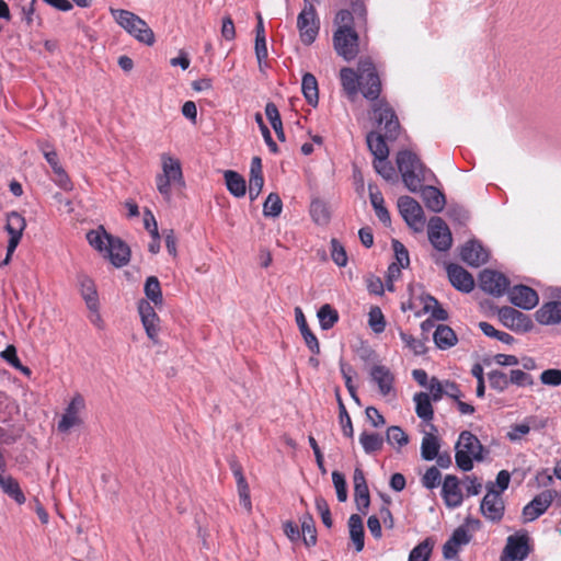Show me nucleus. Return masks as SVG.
I'll use <instances>...</instances> for the list:
<instances>
[{
    "label": "nucleus",
    "instance_id": "obj_1",
    "mask_svg": "<svg viewBox=\"0 0 561 561\" xmlns=\"http://www.w3.org/2000/svg\"><path fill=\"white\" fill-rule=\"evenodd\" d=\"M342 89L348 100L354 101L360 91L363 96L374 103L380 101L381 80L370 58H360L357 70L344 67L340 70Z\"/></svg>",
    "mask_w": 561,
    "mask_h": 561
},
{
    "label": "nucleus",
    "instance_id": "obj_2",
    "mask_svg": "<svg viewBox=\"0 0 561 561\" xmlns=\"http://www.w3.org/2000/svg\"><path fill=\"white\" fill-rule=\"evenodd\" d=\"M371 110L378 125H383V135L370 131L367 135V145L375 159H388L389 148L386 139L396 140L400 134L399 119L386 100L373 103Z\"/></svg>",
    "mask_w": 561,
    "mask_h": 561
},
{
    "label": "nucleus",
    "instance_id": "obj_3",
    "mask_svg": "<svg viewBox=\"0 0 561 561\" xmlns=\"http://www.w3.org/2000/svg\"><path fill=\"white\" fill-rule=\"evenodd\" d=\"M161 172L154 178L157 191L164 201L170 202L172 190H182L185 187V180L180 159L169 152L160 154Z\"/></svg>",
    "mask_w": 561,
    "mask_h": 561
},
{
    "label": "nucleus",
    "instance_id": "obj_4",
    "mask_svg": "<svg viewBox=\"0 0 561 561\" xmlns=\"http://www.w3.org/2000/svg\"><path fill=\"white\" fill-rule=\"evenodd\" d=\"M398 169L408 190L417 193L425 181V167L419 157L410 150L399 151L397 154Z\"/></svg>",
    "mask_w": 561,
    "mask_h": 561
},
{
    "label": "nucleus",
    "instance_id": "obj_5",
    "mask_svg": "<svg viewBox=\"0 0 561 561\" xmlns=\"http://www.w3.org/2000/svg\"><path fill=\"white\" fill-rule=\"evenodd\" d=\"M110 11L117 24L137 41L147 45L154 43V34L145 20L127 10L111 8Z\"/></svg>",
    "mask_w": 561,
    "mask_h": 561
},
{
    "label": "nucleus",
    "instance_id": "obj_6",
    "mask_svg": "<svg viewBox=\"0 0 561 561\" xmlns=\"http://www.w3.org/2000/svg\"><path fill=\"white\" fill-rule=\"evenodd\" d=\"M332 39L335 53L345 61H352L358 56L359 35L355 28L335 30Z\"/></svg>",
    "mask_w": 561,
    "mask_h": 561
},
{
    "label": "nucleus",
    "instance_id": "obj_7",
    "mask_svg": "<svg viewBox=\"0 0 561 561\" xmlns=\"http://www.w3.org/2000/svg\"><path fill=\"white\" fill-rule=\"evenodd\" d=\"M297 27L300 39L305 45H311L316 41L320 30V21L314 5L308 0H305L304 9L298 14Z\"/></svg>",
    "mask_w": 561,
    "mask_h": 561
},
{
    "label": "nucleus",
    "instance_id": "obj_8",
    "mask_svg": "<svg viewBox=\"0 0 561 561\" xmlns=\"http://www.w3.org/2000/svg\"><path fill=\"white\" fill-rule=\"evenodd\" d=\"M399 211L407 225L416 232L423 230L425 225L424 211L421 205L410 196H401L398 199Z\"/></svg>",
    "mask_w": 561,
    "mask_h": 561
},
{
    "label": "nucleus",
    "instance_id": "obj_9",
    "mask_svg": "<svg viewBox=\"0 0 561 561\" xmlns=\"http://www.w3.org/2000/svg\"><path fill=\"white\" fill-rule=\"evenodd\" d=\"M497 317L505 328L516 333H526L534 327L533 320L529 316L513 307L504 306L500 308L497 310Z\"/></svg>",
    "mask_w": 561,
    "mask_h": 561
},
{
    "label": "nucleus",
    "instance_id": "obj_10",
    "mask_svg": "<svg viewBox=\"0 0 561 561\" xmlns=\"http://www.w3.org/2000/svg\"><path fill=\"white\" fill-rule=\"evenodd\" d=\"M504 512L505 503L502 494L495 491L493 486L489 488L481 501L480 513L485 519L492 523H499L502 520Z\"/></svg>",
    "mask_w": 561,
    "mask_h": 561
},
{
    "label": "nucleus",
    "instance_id": "obj_11",
    "mask_svg": "<svg viewBox=\"0 0 561 561\" xmlns=\"http://www.w3.org/2000/svg\"><path fill=\"white\" fill-rule=\"evenodd\" d=\"M428 239L438 251H447L453 244L451 232L440 217H432L428 222Z\"/></svg>",
    "mask_w": 561,
    "mask_h": 561
},
{
    "label": "nucleus",
    "instance_id": "obj_12",
    "mask_svg": "<svg viewBox=\"0 0 561 561\" xmlns=\"http://www.w3.org/2000/svg\"><path fill=\"white\" fill-rule=\"evenodd\" d=\"M85 409V400L82 394L76 393L65 410L58 422L57 428L61 433H67L73 426L82 424L81 412Z\"/></svg>",
    "mask_w": 561,
    "mask_h": 561
},
{
    "label": "nucleus",
    "instance_id": "obj_13",
    "mask_svg": "<svg viewBox=\"0 0 561 561\" xmlns=\"http://www.w3.org/2000/svg\"><path fill=\"white\" fill-rule=\"evenodd\" d=\"M508 278L497 271L484 270L480 274L481 289L493 296H503L506 291H508Z\"/></svg>",
    "mask_w": 561,
    "mask_h": 561
},
{
    "label": "nucleus",
    "instance_id": "obj_14",
    "mask_svg": "<svg viewBox=\"0 0 561 561\" xmlns=\"http://www.w3.org/2000/svg\"><path fill=\"white\" fill-rule=\"evenodd\" d=\"M528 553L529 547L527 534L512 535L507 538L501 561H522L527 558Z\"/></svg>",
    "mask_w": 561,
    "mask_h": 561
},
{
    "label": "nucleus",
    "instance_id": "obj_15",
    "mask_svg": "<svg viewBox=\"0 0 561 561\" xmlns=\"http://www.w3.org/2000/svg\"><path fill=\"white\" fill-rule=\"evenodd\" d=\"M556 492L552 490H546L536 495L524 508L523 518L524 522H533L541 516L553 502Z\"/></svg>",
    "mask_w": 561,
    "mask_h": 561
},
{
    "label": "nucleus",
    "instance_id": "obj_16",
    "mask_svg": "<svg viewBox=\"0 0 561 561\" xmlns=\"http://www.w3.org/2000/svg\"><path fill=\"white\" fill-rule=\"evenodd\" d=\"M138 311L140 314V319L142 322V325L145 328V331L148 335V337L154 343H158V336L160 332V319L158 314L156 313L153 307L150 305L149 301L140 300L138 304Z\"/></svg>",
    "mask_w": 561,
    "mask_h": 561
},
{
    "label": "nucleus",
    "instance_id": "obj_17",
    "mask_svg": "<svg viewBox=\"0 0 561 561\" xmlns=\"http://www.w3.org/2000/svg\"><path fill=\"white\" fill-rule=\"evenodd\" d=\"M510 301L522 309L530 310L538 305L539 297L536 290L526 285H517L508 291Z\"/></svg>",
    "mask_w": 561,
    "mask_h": 561
},
{
    "label": "nucleus",
    "instance_id": "obj_18",
    "mask_svg": "<svg viewBox=\"0 0 561 561\" xmlns=\"http://www.w3.org/2000/svg\"><path fill=\"white\" fill-rule=\"evenodd\" d=\"M461 260L470 266L479 267L488 262L489 253L477 240H469L460 250Z\"/></svg>",
    "mask_w": 561,
    "mask_h": 561
},
{
    "label": "nucleus",
    "instance_id": "obj_19",
    "mask_svg": "<svg viewBox=\"0 0 561 561\" xmlns=\"http://www.w3.org/2000/svg\"><path fill=\"white\" fill-rule=\"evenodd\" d=\"M442 497L448 507L455 508L461 505L463 496L459 479L447 474L442 485Z\"/></svg>",
    "mask_w": 561,
    "mask_h": 561
},
{
    "label": "nucleus",
    "instance_id": "obj_20",
    "mask_svg": "<svg viewBox=\"0 0 561 561\" xmlns=\"http://www.w3.org/2000/svg\"><path fill=\"white\" fill-rule=\"evenodd\" d=\"M111 263L116 267H123L128 264L130 259L129 247L119 238H108V244L105 250Z\"/></svg>",
    "mask_w": 561,
    "mask_h": 561
},
{
    "label": "nucleus",
    "instance_id": "obj_21",
    "mask_svg": "<svg viewBox=\"0 0 561 561\" xmlns=\"http://www.w3.org/2000/svg\"><path fill=\"white\" fill-rule=\"evenodd\" d=\"M446 270L448 278L456 289L463 293H470L473 289L474 279L462 266L450 263L447 265Z\"/></svg>",
    "mask_w": 561,
    "mask_h": 561
},
{
    "label": "nucleus",
    "instance_id": "obj_22",
    "mask_svg": "<svg viewBox=\"0 0 561 561\" xmlns=\"http://www.w3.org/2000/svg\"><path fill=\"white\" fill-rule=\"evenodd\" d=\"M370 377L377 383L379 392L387 397L393 391L394 376L385 365H375L370 369Z\"/></svg>",
    "mask_w": 561,
    "mask_h": 561
},
{
    "label": "nucleus",
    "instance_id": "obj_23",
    "mask_svg": "<svg viewBox=\"0 0 561 561\" xmlns=\"http://www.w3.org/2000/svg\"><path fill=\"white\" fill-rule=\"evenodd\" d=\"M25 228L26 220L20 213L11 211L8 214L5 230L10 236L8 242H11V249L19 245Z\"/></svg>",
    "mask_w": 561,
    "mask_h": 561
},
{
    "label": "nucleus",
    "instance_id": "obj_24",
    "mask_svg": "<svg viewBox=\"0 0 561 561\" xmlns=\"http://www.w3.org/2000/svg\"><path fill=\"white\" fill-rule=\"evenodd\" d=\"M536 320L543 325L561 323V301L545 302L535 313Z\"/></svg>",
    "mask_w": 561,
    "mask_h": 561
},
{
    "label": "nucleus",
    "instance_id": "obj_25",
    "mask_svg": "<svg viewBox=\"0 0 561 561\" xmlns=\"http://www.w3.org/2000/svg\"><path fill=\"white\" fill-rule=\"evenodd\" d=\"M456 447L460 448L465 453L471 454L478 461L483 459V445L480 443L478 437L469 431L460 433Z\"/></svg>",
    "mask_w": 561,
    "mask_h": 561
},
{
    "label": "nucleus",
    "instance_id": "obj_26",
    "mask_svg": "<svg viewBox=\"0 0 561 561\" xmlns=\"http://www.w3.org/2000/svg\"><path fill=\"white\" fill-rule=\"evenodd\" d=\"M263 185L262 162L259 157H254L251 161L249 179V196L251 201H254L260 195Z\"/></svg>",
    "mask_w": 561,
    "mask_h": 561
},
{
    "label": "nucleus",
    "instance_id": "obj_27",
    "mask_svg": "<svg viewBox=\"0 0 561 561\" xmlns=\"http://www.w3.org/2000/svg\"><path fill=\"white\" fill-rule=\"evenodd\" d=\"M433 432L425 433L421 443V457L424 460H434L439 453L440 443L438 436L435 434L437 428L435 425H431Z\"/></svg>",
    "mask_w": 561,
    "mask_h": 561
},
{
    "label": "nucleus",
    "instance_id": "obj_28",
    "mask_svg": "<svg viewBox=\"0 0 561 561\" xmlns=\"http://www.w3.org/2000/svg\"><path fill=\"white\" fill-rule=\"evenodd\" d=\"M369 199L378 219L386 226L391 222L390 214L385 206V199L375 184H368Z\"/></svg>",
    "mask_w": 561,
    "mask_h": 561
},
{
    "label": "nucleus",
    "instance_id": "obj_29",
    "mask_svg": "<svg viewBox=\"0 0 561 561\" xmlns=\"http://www.w3.org/2000/svg\"><path fill=\"white\" fill-rule=\"evenodd\" d=\"M421 192L422 198L425 206L434 213H439L444 209L446 199L445 195L435 186H423L419 191Z\"/></svg>",
    "mask_w": 561,
    "mask_h": 561
},
{
    "label": "nucleus",
    "instance_id": "obj_30",
    "mask_svg": "<svg viewBox=\"0 0 561 561\" xmlns=\"http://www.w3.org/2000/svg\"><path fill=\"white\" fill-rule=\"evenodd\" d=\"M79 285H80V293L82 298L84 299L87 307L91 311H98L99 310V295L95 287L94 282L85 276L81 275L79 277Z\"/></svg>",
    "mask_w": 561,
    "mask_h": 561
},
{
    "label": "nucleus",
    "instance_id": "obj_31",
    "mask_svg": "<svg viewBox=\"0 0 561 561\" xmlns=\"http://www.w3.org/2000/svg\"><path fill=\"white\" fill-rule=\"evenodd\" d=\"M296 322L299 327L300 333L307 344L308 348L313 355H318L320 353V344L317 336L309 329L307 320L300 308H296Z\"/></svg>",
    "mask_w": 561,
    "mask_h": 561
},
{
    "label": "nucleus",
    "instance_id": "obj_32",
    "mask_svg": "<svg viewBox=\"0 0 561 561\" xmlns=\"http://www.w3.org/2000/svg\"><path fill=\"white\" fill-rule=\"evenodd\" d=\"M420 302L423 304L421 311H416L415 316L422 313H431L435 320L445 321L448 319V312L439 305L438 300L431 295H421Z\"/></svg>",
    "mask_w": 561,
    "mask_h": 561
},
{
    "label": "nucleus",
    "instance_id": "obj_33",
    "mask_svg": "<svg viewBox=\"0 0 561 561\" xmlns=\"http://www.w3.org/2000/svg\"><path fill=\"white\" fill-rule=\"evenodd\" d=\"M434 342L439 350H448L458 342L455 331L446 324L437 325L433 334Z\"/></svg>",
    "mask_w": 561,
    "mask_h": 561
},
{
    "label": "nucleus",
    "instance_id": "obj_34",
    "mask_svg": "<svg viewBox=\"0 0 561 561\" xmlns=\"http://www.w3.org/2000/svg\"><path fill=\"white\" fill-rule=\"evenodd\" d=\"M301 91L307 101V103L311 106H317L319 102V88L317 78L307 72L302 76L301 80Z\"/></svg>",
    "mask_w": 561,
    "mask_h": 561
},
{
    "label": "nucleus",
    "instance_id": "obj_35",
    "mask_svg": "<svg viewBox=\"0 0 561 561\" xmlns=\"http://www.w3.org/2000/svg\"><path fill=\"white\" fill-rule=\"evenodd\" d=\"M348 528L350 537L355 545V549L357 552H360L365 546V533L362 517L357 514H352L348 518Z\"/></svg>",
    "mask_w": 561,
    "mask_h": 561
},
{
    "label": "nucleus",
    "instance_id": "obj_36",
    "mask_svg": "<svg viewBox=\"0 0 561 561\" xmlns=\"http://www.w3.org/2000/svg\"><path fill=\"white\" fill-rule=\"evenodd\" d=\"M0 486L3 492L12 497L18 504L25 503L26 499L19 482L11 476H3L0 473Z\"/></svg>",
    "mask_w": 561,
    "mask_h": 561
},
{
    "label": "nucleus",
    "instance_id": "obj_37",
    "mask_svg": "<svg viewBox=\"0 0 561 561\" xmlns=\"http://www.w3.org/2000/svg\"><path fill=\"white\" fill-rule=\"evenodd\" d=\"M228 191L236 197H243L247 192V184L243 176L238 172L228 170L224 174Z\"/></svg>",
    "mask_w": 561,
    "mask_h": 561
},
{
    "label": "nucleus",
    "instance_id": "obj_38",
    "mask_svg": "<svg viewBox=\"0 0 561 561\" xmlns=\"http://www.w3.org/2000/svg\"><path fill=\"white\" fill-rule=\"evenodd\" d=\"M434 545L432 537L425 538L411 550L408 561H430Z\"/></svg>",
    "mask_w": 561,
    "mask_h": 561
},
{
    "label": "nucleus",
    "instance_id": "obj_39",
    "mask_svg": "<svg viewBox=\"0 0 561 561\" xmlns=\"http://www.w3.org/2000/svg\"><path fill=\"white\" fill-rule=\"evenodd\" d=\"M414 402L416 404L415 412L417 416L424 421H431L434 416L431 398L426 392H419L414 396Z\"/></svg>",
    "mask_w": 561,
    "mask_h": 561
},
{
    "label": "nucleus",
    "instance_id": "obj_40",
    "mask_svg": "<svg viewBox=\"0 0 561 561\" xmlns=\"http://www.w3.org/2000/svg\"><path fill=\"white\" fill-rule=\"evenodd\" d=\"M108 238L112 239L113 236L108 234L102 226L87 233L89 244L100 252H105Z\"/></svg>",
    "mask_w": 561,
    "mask_h": 561
},
{
    "label": "nucleus",
    "instance_id": "obj_41",
    "mask_svg": "<svg viewBox=\"0 0 561 561\" xmlns=\"http://www.w3.org/2000/svg\"><path fill=\"white\" fill-rule=\"evenodd\" d=\"M265 115L270 121L273 129L275 130L277 138L282 141L285 140V134L283 129V123L279 111L273 102H268L265 106Z\"/></svg>",
    "mask_w": 561,
    "mask_h": 561
},
{
    "label": "nucleus",
    "instance_id": "obj_42",
    "mask_svg": "<svg viewBox=\"0 0 561 561\" xmlns=\"http://www.w3.org/2000/svg\"><path fill=\"white\" fill-rule=\"evenodd\" d=\"M359 443L362 444L366 454H373L381 450L383 446V438L378 433L363 432L359 435Z\"/></svg>",
    "mask_w": 561,
    "mask_h": 561
},
{
    "label": "nucleus",
    "instance_id": "obj_43",
    "mask_svg": "<svg viewBox=\"0 0 561 561\" xmlns=\"http://www.w3.org/2000/svg\"><path fill=\"white\" fill-rule=\"evenodd\" d=\"M300 520L305 545L307 547L314 546L317 543V529L312 516L307 513L301 517Z\"/></svg>",
    "mask_w": 561,
    "mask_h": 561
},
{
    "label": "nucleus",
    "instance_id": "obj_44",
    "mask_svg": "<svg viewBox=\"0 0 561 561\" xmlns=\"http://www.w3.org/2000/svg\"><path fill=\"white\" fill-rule=\"evenodd\" d=\"M145 294L156 306L163 301L160 282L156 276H149L145 283Z\"/></svg>",
    "mask_w": 561,
    "mask_h": 561
},
{
    "label": "nucleus",
    "instance_id": "obj_45",
    "mask_svg": "<svg viewBox=\"0 0 561 561\" xmlns=\"http://www.w3.org/2000/svg\"><path fill=\"white\" fill-rule=\"evenodd\" d=\"M318 318L321 328L323 330H329L339 321V313L334 308L325 304L319 309Z\"/></svg>",
    "mask_w": 561,
    "mask_h": 561
},
{
    "label": "nucleus",
    "instance_id": "obj_46",
    "mask_svg": "<svg viewBox=\"0 0 561 561\" xmlns=\"http://www.w3.org/2000/svg\"><path fill=\"white\" fill-rule=\"evenodd\" d=\"M283 209V203L277 193H270L264 205L263 214L265 217H278Z\"/></svg>",
    "mask_w": 561,
    "mask_h": 561
},
{
    "label": "nucleus",
    "instance_id": "obj_47",
    "mask_svg": "<svg viewBox=\"0 0 561 561\" xmlns=\"http://www.w3.org/2000/svg\"><path fill=\"white\" fill-rule=\"evenodd\" d=\"M368 324L370 329L379 334L386 329V319L381 309L377 306L371 307L368 313Z\"/></svg>",
    "mask_w": 561,
    "mask_h": 561
},
{
    "label": "nucleus",
    "instance_id": "obj_48",
    "mask_svg": "<svg viewBox=\"0 0 561 561\" xmlns=\"http://www.w3.org/2000/svg\"><path fill=\"white\" fill-rule=\"evenodd\" d=\"M337 403H339V419L342 427V432L346 437L353 438L354 430L351 416L343 403L341 397L337 394Z\"/></svg>",
    "mask_w": 561,
    "mask_h": 561
},
{
    "label": "nucleus",
    "instance_id": "obj_49",
    "mask_svg": "<svg viewBox=\"0 0 561 561\" xmlns=\"http://www.w3.org/2000/svg\"><path fill=\"white\" fill-rule=\"evenodd\" d=\"M387 442L392 446L402 447L409 443V436L400 426H390L386 433Z\"/></svg>",
    "mask_w": 561,
    "mask_h": 561
},
{
    "label": "nucleus",
    "instance_id": "obj_50",
    "mask_svg": "<svg viewBox=\"0 0 561 561\" xmlns=\"http://www.w3.org/2000/svg\"><path fill=\"white\" fill-rule=\"evenodd\" d=\"M310 214L314 222H317L318 225H324L330 219V214L325 204L320 201H313L311 203Z\"/></svg>",
    "mask_w": 561,
    "mask_h": 561
},
{
    "label": "nucleus",
    "instance_id": "obj_51",
    "mask_svg": "<svg viewBox=\"0 0 561 561\" xmlns=\"http://www.w3.org/2000/svg\"><path fill=\"white\" fill-rule=\"evenodd\" d=\"M535 423L534 417L526 419V422L520 424H513L507 432V438L512 442L520 439L523 436L530 432L531 424Z\"/></svg>",
    "mask_w": 561,
    "mask_h": 561
},
{
    "label": "nucleus",
    "instance_id": "obj_52",
    "mask_svg": "<svg viewBox=\"0 0 561 561\" xmlns=\"http://www.w3.org/2000/svg\"><path fill=\"white\" fill-rule=\"evenodd\" d=\"M374 169L386 181H393L396 179V170L388 159H374Z\"/></svg>",
    "mask_w": 561,
    "mask_h": 561
},
{
    "label": "nucleus",
    "instance_id": "obj_53",
    "mask_svg": "<svg viewBox=\"0 0 561 561\" xmlns=\"http://www.w3.org/2000/svg\"><path fill=\"white\" fill-rule=\"evenodd\" d=\"M314 504L323 525L327 528H331L333 526V520L331 517L330 506L327 500L323 496L318 495L316 496Z\"/></svg>",
    "mask_w": 561,
    "mask_h": 561
},
{
    "label": "nucleus",
    "instance_id": "obj_54",
    "mask_svg": "<svg viewBox=\"0 0 561 561\" xmlns=\"http://www.w3.org/2000/svg\"><path fill=\"white\" fill-rule=\"evenodd\" d=\"M490 387L500 392L504 391L508 385L510 379L507 375L501 370H492L488 374Z\"/></svg>",
    "mask_w": 561,
    "mask_h": 561
},
{
    "label": "nucleus",
    "instance_id": "obj_55",
    "mask_svg": "<svg viewBox=\"0 0 561 561\" xmlns=\"http://www.w3.org/2000/svg\"><path fill=\"white\" fill-rule=\"evenodd\" d=\"M335 30L354 28L355 18L350 10L342 9L334 18Z\"/></svg>",
    "mask_w": 561,
    "mask_h": 561
},
{
    "label": "nucleus",
    "instance_id": "obj_56",
    "mask_svg": "<svg viewBox=\"0 0 561 561\" xmlns=\"http://www.w3.org/2000/svg\"><path fill=\"white\" fill-rule=\"evenodd\" d=\"M340 369H341V374L344 378V381H345V387L347 388L351 397L356 401L358 402V397H357V393H356V388L355 386L353 385V374H354V369L351 365L346 364V363H343L341 362L340 363Z\"/></svg>",
    "mask_w": 561,
    "mask_h": 561
},
{
    "label": "nucleus",
    "instance_id": "obj_57",
    "mask_svg": "<svg viewBox=\"0 0 561 561\" xmlns=\"http://www.w3.org/2000/svg\"><path fill=\"white\" fill-rule=\"evenodd\" d=\"M399 334L405 346L409 347L415 355H422L425 353L426 347L424 342L403 331H400Z\"/></svg>",
    "mask_w": 561,
    "mask_h": 561
},
{
    "label": "nucleus",
    "instance_id": "obj_58",
    "mask_svg": "<svg viewBox=\"0 0 561 561\" xmlns=\"http://www.w3.org/2000/svg\"><path fill=\"white\" fill-rule=\"evenodd\" d=\"M354 18H355V21H357V26L359 28H366L367 26V9H366V5L363 1L360 0H355L352 2V10H350Z\"/></svg>",
    "mask_w": 561,
    "mask_h": 561
},
{
    "label": "nucleus",
    "instance_id": "obj_59",
    "mask_svg": "<svg viewBox=\"0 0 561 561\" xmlns=\"http://www.w3.org/2000/svg\"><path fill=\"white\" fill-rule=\"evenodd\" d=\"M332 481L336 491L337 500L340 502H345L347 500V486L344 474L340 471H333Z\"/></svg>",
    "mask_w": 561,
    "mask_h": 561
},
{
    "label": "nucleus",
    "instance_id": "obj_60",
    "mask_svg": "<svg viewBox=\"0 0 561 561\" xmlns=\"http://www.w3.org/2000/svg\"><path fill=\"white\" fill-rule=\"evenodd\" d=\"M440 480H442L440 471L435 466H432L426 470V472L422 477V484L426 489L432 490L440 484Z\"/></svg>",
    "mask_w": 561,
    "mask_h": 561
},
{
    "label": "nucleus",
    "instance_id": "obj_61",
    "mask_svg": "<svg viewBox=\"0 0 561 561\" xmlns=\"http://www.w3.org/2000/svg\"><path fill=\"white\" fill-rule=\"evenodd\" d=\"M255 55L259 64V68L261 71L268 66L266 62L267 59V47H266V37L255 38Z\"/></svg>",
    "mask_w": 561,
    "mask_h": 561
},
{
    "label": "nucleus",
    "instance_id": "obj_62",
    "mask_svg": "<svg viewBox=\"0 0 561 561\" xmlns=\"http://www.w3.org/2000/svg\"><path fill=\"white\" fill-rule=\"evenodd\" d=\"M331 256L337 266H345L347 264L346 251L336 239L331 240Z\"/></svg>",
    "mask_w": 561,
    "mask_h": 561
},
{
    "label": "nucleus",
    "instance_id": "obj_63",
    "mask_svg": "<svg viewBox=\"0 0 561 561\" xmlns=\"http://www.w3.org/2000/svg\"><path fill=\"white\" fill-rule=\"evenodd\" d=\"M354 495L357 508L365 514L370 503L368 486L355 488Z\"/></svg>",
    "mask_w": 561,
    "mask_h": 561
},
{
    "label": "nucleus",
    "instance_id": "obj_64",
    "mask_svg": "<svg viewBox=\"0 0 561 561\" xmlns=\"http://www.w3.org/2000/svg\"><path fill=\"white\" fill-rule=\"evenodd\" d=\"M540 381L546 386L558 387L561 385V369H546L540 375Z\"/></svg>",
    "mask_w": 561,
    "mask_h": 561
}]
</instances>
